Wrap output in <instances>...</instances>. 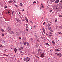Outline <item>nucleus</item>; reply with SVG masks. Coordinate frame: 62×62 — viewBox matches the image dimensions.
<instances>
[{
  "mask_svg": "<svg viewBox=\"0 0 62 62\" xmlns=\"http://www.w3.org/2000/svg\"><path fill=\"white\" fill-rule=\"evenodd\" d=\"M26 28H28V25L27 24H26Z\"/></svg>",
  "mask_w": 62,
  "mask_h": 62,
  "instance_id": "21",
  "label": "nucleus"
},
{
  "mask_svg": "<svg viewBox=\"0 0 62 62\" xmlns=\"http://www.w3.org/2000/svg\"><path fill=\"white\" fill-rule=\"evenodd\" d=\"M25 20H26V21H27V20H28V19H27V18H26V17H25Z\"/></svg>",
  "mask_w": 62,
  "mask_h": 62,
  "instance_id": "25",
  "label": "nucleus"
},
{
  "mask_svg": "<svg viewBox=\"0 0 62 62\" xmlns=\"http://www.w3.org/2000/svg\"><path fill=\"white\" fill-rule=\"evenodd\" d=\"M51 33H52V32H53V30H51Z\"/></svg>",
  "mask_w": 62,
  "mask_h": 62,
  "instance_id": "44",
  "label": "nucleus"
},
{
  "mask_svg": "<svg viewBox=\"0 0 62 62\" xmlns=\"http://www.w3.org/2000/svg\"><path fill=\"white\" fill-rule=\"evenodd\" d=\"M27 21V23H28V20H27V21Z\"/></svg>",
  "mask_w": 62,
  "mask_h": 62,
  "instance_id": "56",
  "label": "nucleus"
},
{
  "mask_svg": "<svg viewBox=\"0 0 62 62\" xmlns=\"http://www.w3.org/2000/svg\"><path fill=\"white\" fill-rule=\"evenodd\" d=\"M48 25V26H50V25Z\"/></svg>",
  "mask_w": 62,
  "mask_h": 62,
  "instance_id": "61",
  "label": "nucleus"
},
{
  "mask_svg": "<svg viewBox=\"0 0 62 62\" xmlns=\"http://www.w3.org/2000/svg\"><path fill=\"white\" fill-rule=\"evenodd\" d=\"M5 8H7V6H5Z\"/></svg>",
  "mask_w": 62,
  "mask_h": 62,
  "instance_id": "32",
  "label": "nucleus"
},
{
  "mask_svg": "<svg viewBox=\"0 0 62 62\" xmlns=\"http://www.w3.org/2000/svg\"><path fill=\"white\" fill-rule=\"evenodd\" d=\"M40 49H39V50L38 51V54H39V51H40Z\"/></svg>",
  "mask_w": 62,
  "mask_h": 62,
  "instance_id": "26",
  "label": "nucleus"
},
{
  "mask_svg": "<svg viewBox=\"0 0 62 62\" xmlns=\"http://www.w3.org/2000/svg\"><path fill=\"white\" fill-rule=\"evenodd\" d=\"M35 38H38V36H37V35H35Z\"/></svg>",
  "mask_w": 62,
  "mask_h": 62,
  "instance_id": "22",
  "label": "nucleus"
},
{
  "mask_svg": "<svg viewBox=\"0 0 62 62\" xmlns=\"http://www.w3.org/2000/svg\"><path fill=\"white\" fill-rule=\"evenodd\" d=\"M30 22L31 23V24H33V22H32V21H31Z\"/></svg>",
  "mask_w": 62,
  "mask_h": 62,
  "instance_id": "20",
  "label": "nucleus"
},
{
  "mask_svg": "<svg viewBox=\"0 0 62 62\" xmlns=\"http://www.w3.org/2000/svg\"><path fill=\"white\" fill-rule=\"evenodd\" d=\"M16 34H17V33H18V32H16Z\"/></svg>",
  "mask_w": 62,
  "mask_h": 62,
  "instance_id": "58",
  "label": "nucleus"
},
{
  "mask_svg": "<svg viewBox=\"0 0 62 62\" xmlns=\"http://www.w3.org/2000/svg\"><path fill=\"white\" fill-rule=\"evenodd\" d=\"M55 51H59V50L58 49H55Z\"/></svg>",
  "mask_w": 62,
  "mask_h": 62,
  "instance_id": "18",
  "label": "nucleus"
},
{
  "mask_svg": "<svg viewBox=\"0 0 62 62\" xmlns=\"http://www.w3.org/2000/svg\"><path fill=\"white\" fill-rule=\"evenodd\" d=\"M14 51H15V53H16L17 52V49L15 48L14 49Z\"/></svg>",
  "mask_w": 62,
  "mask_h": 62,
  "instance_id": "10",
  "label": "nucleus"
},
{
  "mask_svg": "<svg viewBox=\"0 0 62 62\" xmlns=\"http://www.w3.org/2000/svg\"><path fill=\"white\" fill-rule=\"evenodd\" d=\"M49 37H52V35H51V34H49Z\"/></svg>",
  "mask_w": 62,
  "mask_h": 62,
  "instance_id": "31",
  "label": "nucleus"
},
{
  "mask_svg": "<svg viewBox=\"0 0 62 62\" xmlns=\"http://www.w3.org/2000/svg\"><path fill=\"white\" fill-rule=\"evenodd\" d=\"M36 45V48H38V46H39V44L38 42H37L35 44Z\"/></svg>",
  "mask_w": 62,
  "mask_h": 62,
  "instance_id": "4",
  "label": "nucleus"
},
{
  "mask_svg": "<svg viewBox=\"0 0 62 62\" xmlns=\"http://www.w3.org/2000/svg\"><path fill=\"white\" fill-rule=\"evenodd\" d=\"M5 55H6V56H8V55H6V54H5Z\"/></svg>",
  "mask_w": 62,
  "mask_h": 62,
  "instance_id": "51",
  "label": "nucleus"
},
{
  "mask_svg": "<svg viewBox=\"0 0 62 62\" xmlns=\"http://www.w3.org/2000/svg\"><path fill=\"white\" fill-rule=\"evenodd\" d=\"M30 59H31L30 58L28 57H27L24 59V60L26 62H28V61H29V60H30Z\"/></svg>",
  "mask_w": 62,
  "mask_h": 62,
  "instance_id": "1",
  "label": "nucleus"
},
{
  "mask_svg": "<svg viewBox=\"0 0 62 62\" xmlns=\"http://www.w3.org/2000/svg\"><path fill=\"white\" fill-rule=\"evenodd\" d=\"M19 13L20 15H21V13H20V12H19Z\"/></svg>",
  "mask_w": 62,
  "mask_h": 62,
  "instance_id": "53",
  "label": "nucleus"
},
{
  "mask_svg": "<svg viewBox=\"0 0 62 62\" xmlns=\"http://www.w3.org/2000/svg\"><path fill=\"white\" fill-rule=\"evenodd\" d=\"M59 6L60 7H61L62 9V4L61 3H59L58 4Z\"/></svg>",
  "mask_w": 62,
  "mask_h": 62,
  "instance_id": "6",
  "label": "nucleus"
},
{
  "mask_svg": "<svg viewBox=\"0 0 62 62\" xmlns=\"http://www.w3.org/2000/svg\"><path fill=\"white\" fill-rule=\"evenodd\" d=\"M19 39H21V37H19Z\"/></svg>",
  "mask_w": 62,
  "mask_h": 62,
  "instance_id": "38",
  "label": "nucleus"
},
{
  "mask_svg": "<svg viewBox=\"0 0 62 62\" xmlns=\"http://www.w3.org/2000/svg\"><path fill=\"white\" fill-rule=\"evenodd\" d=\"M0 46L1 47H3V46L1 45H0Z\"/></svg>",
  "mask_w": 62,
  "mask_h": 62,
  "instance_id": "36",
  "label": "nucleus"
},
{
  "mask_svg": "<svg viewBox=\"0 0 62 62\" xmlns=\"http://www.w3.org/2000/svg\"><path fill=\"white\" fill-rule=\"evenodd\" d=\"M60 2L61 4H62V0H61Z\"/></svg>",
  "mask_w": 62,
  "mask_h": 62,
  "instance_id": "37",
  "label": "nucleus"
},
{
  "mask_svg": "<svg viewBox=\"0 0 62 62\" xmlns=\"http://www.w3.org/2000/svg\"><path fill=\"white\" fill-rule=\"evenodd\" d=\"M46 45H47L48 46H49V44H48L47 43H46Z\"/></svg>",
  "mask_w": 62,
  "mask_h": 62,
  "instance_id": "19",
  "label": "nucleus"
},
{
  "mask_svg": "<svg viewBox=\"0 0 62 62\" xmlns=\"http://www.w3.org/2000/svg\"><path fill=\"white\" fill-rule=\"evenodd\" d=\"M48 2H49V1H47V3H48Z\"/></svg>",
  "mask_w": 62,
  "mask_h": 62,
  "instance_id": "59",
  "label": "nucleus"
},
{
  "mask_svg": "<svg viewBox=\"0 0 62 62\" xmlns=\"http://www.w3.org/2000/svg\"><path fill=\"white\" fill-rule=\"evenodd\" d=\"M35 56L36 57H37V58H39V56H37L36 55H35Z\"/></svg>",
  "mask_w": 62,
  "mask_h": 62,
  "instance_id": "17",
  "label": "nucleus"
},
{
  "mask_svg": "<svg viewBox=\"0 0 62 62\" xmlns=\"http://www.w3.org/2000/svg\"><path fill=\"white\" fill-rule=\"evenodd\" d=\"M15 6L16 7H18V6L16 5H15Z\"/></svg>",
  "mask_w": 62,
  "mask_h": 62,
  "instance_id": "45",
  "label": "nucleus"
},
{
  "mask_svg": "<svg viewBox=\"0 0 62 62\" xmlns=\"http://www.w3.org/2000/svg\"><path fill=\"white\" fill-rule=\"evenodd\" d=\"M41 57H44V53H43L41 54Z\"/></svg>",
  "mask_w": 62,
  "mask_h": 62,
  "instance_id": "5",
  "label": "nucleus"
},
{
  "mask_svg": "<svg viewBox=\"0 0 62 62\" xmlns=\"http://www.w3.org/2000/svg\"><path fill=\"white\" fill-rule=\"evenodd\" d=\"M36 3V1H35L34 2H33V4H35V3Z\"/></svg>",
  "mask_w": 62,
  "mask_h": 62,
  "instance_id": "42",
  "label": "nucleus"
},
{
  "mask_svg": "<svg viewBox=\"0 0 62 62\" xmlns=\"http://www.w3.org/2000/svg\"><path fill=\"white\" fill-rule=\"evenodd\" d=\"M33 38H30V40H31V41H33Z\"/></svg>",
  "mask_w": 62,
  "mask_h": 62,
  "instance_id": "23",
  "label": "nucleus"
},
{
  "mask_svg": "<svg viewBox=\"0 0 62 62\" xmlns=\"http://www.w3.org/2000/svg\"><path fill=\"white\" fill-rule=\"evenodd\" d=\"M52 43L53 44H55V42H54V41H53Z\"/></svg>",
  "mask_w": 62,
  "mask_h": 62,
  "instance_id": "24",
  "label": "nucleus"
},
{
  "mask_svg": "<svg viewBox=\"0 0 62 62\" xmlns=\"http://www.w3.org/2000/svg\"><path fill=\"white\" fill-rule=\"evenodd\" d=\"M23 49V47H20L18 49L19 50H22V49Z\"/></svg>",
  "mask_w": 62,
  "mask_h": 62,
  "instance_id": "11",
  "label": "nucleus"
},
{
  "mask_svg": "<svg viewBox=\"0 0 62 62\" xmlns=\"http://www.w3.org/2000/svg\"><path fill=\"white\" fill-rule=\"evenodd\" d=\"M20 6H21L23 7V4H22V3H20Z\"/></svg>",
  "mask_w": 62,
  "mask_h": 62,
  "instance_id": "12",
  "label": "nucleus"
},
{
  "mask_svg": "<svg viewBox=\"0 0 62 62\" xmlns=\"http://www.w3.org/2000/svg\"><path fill=\"white\" fill-rule=\"evenodd\" d=\"M4 54V55H5L6 54Z\"/></svg>",
  "mask_w": 62,
  "mask_h": 62,
  "instance_id": "64",
  "label": "nucleus"
},
{
  "mask_svg": "<svg viewBox=\"0 0 62 62\" xmlns=\"http://www.w3.org/2000/svg\"><path fill=\"white\" fill-rule=\"evenodd\" d=\"M16 21L17 22H18V23H21V21L20 20H19V19H17V18H16Z\"/></svg>",
  "mask_w": 62,
  "mask_h": 62,
  "instance_id": "2",
  "label": "nucleus"
},
{
  "mask_svg": "<svg viewBox=\"0 0 62 62\" xmlns=\"http://www.w3.org/2000/svg\"><path fill=\"white\" fill-rule=\"evenodd\" d=\"M59 0H56V1H55L54 3H57L58 2H59Z\"/></svg>",
  "mask_w": 62,
  "mask_h": 62,
  "instance_id": "7",
  "label": "nucleus"
},
{
  "mask_svg": "<svg viewBox=\"0 0 62 62\" xmlns=\"http://www.w3.org/2000/svg\"><path fill=\"white\" fill-rule=\"evenodd\" d=\"M60 16H59V17H62V16L61 15H60Z\"/></svg>",
  "mask_w": 62,
  "mask_h": 62,
  "instance_id": "41",
  "label": "nucleus"
},
{
  "mask_svg": "<svg viewBox=\"0 0 62 62\" xmlns=\"http://www.w3.org/2000/svg\"><path fill=\"white\" fill-rule=\"evenodd\" d=\"M45 24V23L44 22L43 23V24H44H44Z\"/></svg>",
  "mask_w": 62,
  "mask_h": 62,
  "instance_id": "47",
  "label": "nucleus"
},
{
  "mask_svg": "<svg viewBox=\"0 0 62 62\" xmlns=\"http://www.w3.org/2000/svg\"><path fill=\"white\" fill-rule=\"evenodd\" d=\"M37 40L38 42H39V40Z\"/></svg>",
  "mask_w": 62,
  "mask_h": 62,
  "instance_id": "33",
  "label": "nucleus"
},
{
  "mask_svg": "<svg viewBox=\"0 0 62 62\" xmlns=\"http://www.w3.org/2000/svg\"><path fill=\"white\" fill-rule=\"evenodd\" d=\"M12 14L13 16L14 15V13H12Z\"/></svg>",
  "mask_w": 62,
  "mask_h": 62,
  "instance_id": "39",
  "label": "nucleus"
},
{
  "mask_svg": "<svg viewBox=\"0 0 62 62\" xmlns=\"http://www.w3.org/2000/svg\"><path fill=\"white\" fill-rule=\"evenodd\" d=\"M14 3H16V1H14Z\"/></svg>",
  "mask_w": 62,
  "mask_h": 62,
  "instance_id": "57",
  "label": "nucleus"
},
{
  "mask_svg": "<svg viewBox=\"0 0 62 62\" xmlns=\"http://www.w3.org/2000/svg\"><path fill=\"white\" fill-rule=\"evenodd\" d=\"M43 32L45 34V29H44V28L43 29Z\"/></svg>",
  "mask_w": 62,
  "mask_h": 62,
  "instance_id": "13",
  "label": "nucleus"
},
{
  "mask_svg": "<svg viewBox=\"0 0 62 62\" xmlns=\"http://www.w3.org/2000/svg\"><path fill=\"white\" fill-rule=\"evenodd\" d=\"M50 34H52V33H51V32H50Z\"/></svg>",
  "mask_w": 62,
  "mask_h": 62,
  "instance_id": "62",
  "label": "nucleus"
},
{
  "mask_svg": "<svg viewBox=\"0 0 62 62\" xmlns=\"http://www.w3.org/2000/svg\"><path fill=\"white\" fill-rule=\"evenodd\" d=\"M26 30L27 31H28V29H27V28L26 29Z\"/></svg>",
  "mask_w": 62,
  "mask_h": 62,
  "instance_id": "54",
  "label": "nucleus"
},
{
  "mask_svg": "<svg viewBox=\"0 0 62 62\" xmlns=\"http://www.w3.org/2000/svg\"><path fill=\"white\" fill-rule=\"evenodd\" d=\"M27 46H29V44L28 43H27Z\"/></svg>",
  "mask_w": 62,
  "mask_h": 62,
  "instance_id": "27",
  "label": "nucleus"
},
{
  "mask_svg": "<svg viewBox=\"0 0 62 62\" xmlns=\"http://www.w3.org/2000/svg\"><path fill=\"white\" fill-rule=\"evenodd\" d=\"M1 31L2 32H4V30H3V29H2Z\"/></svg>",
  "mask_w": 62,
  "mask_h": 62,
  "instance_id": "29",
  "label": "nucleus"
},
{
  "mask_svg": "<svg viewBox=\"0 0 62 62\" xmlns=\"http://www.w3.org/2000/svg\"><path fill=\"white\" fill-rule=\"evenodd\" d=\"M57 56H59V57H61L62 55H61V53H58L57 54Z\"/></svg>",
  "mask_w": 62,
  "mask_h": 62,
  "instance_id": "3",
  "label": "nucleus"
},
{
  "mask_svg": "<svg viewBox=\"0 0 62 62\" xmlns=\"http://www.w3.org/2000/svg\"><path fill=\"white\" fill-rule=\"evenodd\" d=\"M41 37L42 38V39H43V37Z\"/></svg>",
  "mask_w": 62,
  "mask_h": 62,
  "instance_id": "52",
  "label": "nucleus"
},
{
  "mask_svg": "<svg viewBox=\"0 0 62 62\" xmlns=\"http://www.w3.org/2000/svg\"><path fill=\"white\" fill-rule=\"evenodd\" d=\"M1 35L2 36H3V37H4V35L3 34H2Z\"/></svg>",
  "mask_w": 62,
  "mask_h": 62,
  "instance_id": "34",
  "label": "nucleus"
},
{
  "mask_svg": "<svg viewBox=\"0 0 62 62\" xmlns=\"http://www.w3.org/2000/svg\"><path fill=\"white\" fill-rule=\"evenodd\" d=\"M10 33L11 34H14V32L12 31H10Z\"/></svg>",
  "mask_w": 62,
  "mask_h": 62,
  "instance_id": "8",
  "label": "nucleus"
},
{
  "mask_svg": "<svg viewBox=\"0 0 62 62\" xmlns=\"http://www.w3.org/2000/svg\"><path fill=\"white\" fill-rule=\"evenodd\" d=\"M33 28H34V29H36V26H33Z\"/></svg>",
  "mask_w": 62,
  "mask_h": 62,
  "instance_id": "15",
  "label": "nucleus"
},
{
  "mask_svg": "<svg viewBox=\"0 0 62 62\" xmlns=\"http://www.w3.org/2000/svg\"><path fill=\"white\" fill-rule=\"evenodd\" d=\"M10 13V12H9V11H8V13L9 14V13Z\"/></svg>",
  "mask_w": 62,
  "mask_h": 62,
  "instance_id": "48",
  "label": "nucleus"
},
{
  "mask_svg": "<svg viewBox=\"0 0 62 62\" xmlns=\"http://www.w3.org/2000/svg\"><path fill=\"white\" fill-rule=\"evenodd\" d=\"M41 6L42 8H44V6H43V5L42 3L41 4Z\"/></svg>",
  "mask_w": 62,
  "mask_h": 62,
  "instance_id": "9",
  "label": "nucleus"
},
{
  "mask_svg": "<svg viewBox=\"0 0 62 62\" xmlns=\"http://www.w3.org/2000/svg\"><path fill=\"white\" fill-rule=\"evenodd\" d=\"M55 22H56V23H57V20H55Z\"/></svg>",
  "mask_w": 62,
  "mask_h": 62,
  "instance_id": "35",
  "label": "nucleus"
},
{
  "mask_svg": "<svg viewBox=\"0 0 62 62\" xmlns=\"http://www.w3.org/2000/svg\"><path fill=\"white\" fill-rule=\"evenodd\" d=\"M8 31H9V30H10V28H9L8 27Z\"/></svg>",
  "mask_w": 62,
  "mask_h": 62,
  "instance_id": "16",
  "label": "nucleus"
},
{
  "mask_svg": "<svg viewBox=\"0 0 62 62\" xmlns=\"http://www.w3.org/2000/svg\"><path fill=\"white\" fill-rule=\"evenodd\" d=\"M52 10H50V12H52Z\"/></svg>",
  "mask_w": 62,
  "mask_h": 62,
  "instance_id": "49",
  "label": "nucleus"
},
{
  "mask_svg": "<svg viewBox=\"0 0 62 62\" xmlns=\"http://www.w3.org/2000/svg\"><path fill=\"white\" fill-rule=\"evenodd\" d=\"M50 1H51L52 2V0H50Z\"/></svg>",
  "mask_w": 62,
  "mask_h": 62,
  "instance_id": "63",
  "label": "nucleus"
},
{
  "mask_svg": "<svg viewBox=\"0 0 62 62\" xmlns=\"http://www.w3.org/2000/svg\"><path fill=\"white\" fill-rule=\"evenodd\" d=\"M57 54H58V53H55V54H57Z\"/></svg>",
  "mask_w": 62,
  "mask_h": 62,
  "instance_id": "40",
  "label": "nucleus"
},
{
  "mask_svg": "<svg viewBox=\"0 0 62 62\" xmlns=\"http://www.w3.org/2000/svg\"><path fill=\"white\" fill-rule=\"evenodd\" d=\"M9 3H12V1L11 0H10V1H9Z\"/></svg>",
  "mask_w": 62,
  "mask_h": 62,
  "instance_id": "28",
  "label": "nucleus"
},
{
  "mask_svg": "<svg viewBox=\"0 0 62 62\" xmlns=\"http://www.w3.org/2000/svg\"><path fill=\"white\" fill-rule=\"evenodd\" d=\"M55 1V0H52V2H54V1Z\"/></svg>",
  "mask_w": 62,
  "mask_h": 62,
  "instance_id": "43",
  "label": "nucleus"
},
{
  "mask_svg": "<svg viewBox=\"0 0 62 62\" xmlns=\"http://www.w3.org/2000/svg\"><path fill=\"white\" fill-rule=\"evenodd\" d=\"M12 13H14V11H13V12Z\"/></svg>",
  "mask_w": 62,
  "mask_h": 62,
  "instance_id": "50",
  "label": "nucleus"
},
{
  "mask_svg": "<svg viewBox=\"0 0 62 62\" xmlns=\"http://www.w3.org/2000/svg\"><path fill=\"white\" fill-rule=\"evenodd\" d=\"M58 34H62V33L61 32H58Z\"/></svg>",
  "mask_w": 62,
  "mask_h": 62,
  "instance_id": "30",
  "label": "nucleus"
},
{
  "mask_svg": "<svg viewBox=\"0 0 62 62\" xmlns=\"http://www.w3.org/2000/svg\"><path fill=\"white\" fill-rule=\"evenodd\" d=\"M56 10H57V9H58V8H57V7H56Z\"/></svg>",
  "mask_w": 62,
  "mask_h": 62,
  "instance_id": "46",
  "label": "nucleus"
},
{
  "mask_svg": "<svg viewBox=\"0 0 62 62\" xmlns=\"http://www.w3.org/2000/svg\"><path fill=\"white\" fill-rule=\"evenodd\" d=\"M22 11H24V9H23V10H22Z\"/></svg>",
  "mask_w": 62,
  "mask_h": 62,
  "instance_id": "60",
  "label": "nucleus"
},
{
  "mask_svg": "<svg viewBox=\"0 0 62 62\" xmlns=\"http://www.w3.org/2000/svg\"><path fill=\"white\" fill-rule=\"evenodd\" d=\"M46 35L47 36H48V34H47V33H46Z\"/></svg>",
  "mask_w": 62,
  "mask_h": 62,
  "instance_id": "55",
  "label": "nucleus"
},
{
  "mask_svg": "<svg viewBox=\"0 0 62 62\" xmlns=\"http://www.w3.org/2000/svg\"><path fill=\"white\" fill-rule=\"evenodd\" d=\"M23 43L24 45H26V42H23Z\"/></svg>",
  "mask_w": 62,
  "mask_h": 62,
  "instance_id": "14",
  "label": "nucleus"
}]
</instances>
